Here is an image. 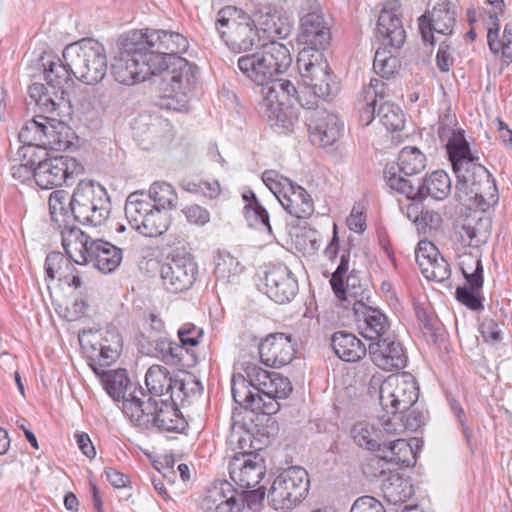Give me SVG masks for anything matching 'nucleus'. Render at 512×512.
I'll use <instances>...</instances> for the list:
<instances>
[{
  "instance_id": "obj_1",
  "label": "nucleus",
  "mask_w": 512,
  "mask_h": 512,
  "mask_svg": "<svg viewBox=\"0 0 512 512\" xmlns=\"http://www.w3.org/2000/svg\"><path fill=\"white\" fill-rule=\"evenodd\" d=\"M237 67L251 82L261 86L259 113L272 127L281 133L293 129L297 115L293 107V98L297 93L294 84L285 79H276L278 74L269 65L258 49L255 53L238 58Z\"/></svg>"
},
{
  "instance_id": "obj_2",
  "label": "nucleus",
  "mask_w": 512,
  "mask_h": 512,
  "mask_svg": "<svg viewBox=\"0 0 512 512\" xmlns=\"http://www.w3.org/2000/svg\"><path fill=\"white\" fill-rule=\"evenodd\" d=\"M140 38L143 41L138 45L145 46V54L159 56L154 66L165 96L177 98L192 92L198 79L197 67L179 56L188 48L186 38L175 32L148 29L140 32Z\"/></svg>"
},
{
  "instance_id": "obj_3",
  "label": "nucleus",
  "mask_w": 512,
  "mask_h": 512,
  "mask_svg": "<svg viewBox=\"0 0 512 512\" xmlns=\"http://www.w3.org/2000/svg\"><path fill=\"white\" fill-rule=\"evenodd\" d=\"M449 159L457 182L455 194L465 206L473 205L483 198L482 185L490 182V172L481 164L478 157L471 154L469 144L463 137H454L446 144Z\"/></svg>"
},
{
  "instance_id": "obj_4",
  "label": "nucleus",
  "mask_w": 512,
  "mask_h": 512,
  "mask_svg": "<svg viewBox=\"0 0 512 512\" xmlns=\"http://www.w3.org/2000/svg\"><path fill=\"white\" fill-rule=\"evenodd\" d=\"M62 246L74 263L92 264L103 273L114 271L123 259L120 248L101 239H92L78 227H66L62 231Z\"/></svg>"
},
{
  "instance_id": "obj_5",
  "label": "nucleus",
  "mask_w": 512,
  "mask_h": 512,
  "mask_svg": "<svg viewBox=\"0 0 512 512\" xmlns=\"http://www.w3.org/2000/svg\"><path fill=\"white\" fill-rule=\"evenodd\" d=\"M297 67L302 78L303 88L294 95L293 103L298 102L306 109L319 106L321 100L333 93L332 75L322 52L302 49L297 57Z\"/></svg>"
},
{
  "instance_id": "obj_6",
  "label": "nucleus",
  "mask_w": 512,
  "mask_h": 512,
  "mask_svg": "<svg viewBox=\"0 0 512 512\" xmlns=\"http://www.w3.org/2000/svg\"><path fill=\"white\" fill-rule=\"evenodd\" d=\"M389 96V89L384 81L378 78L370 80L357 100L359 121L362 126L370 125L377 114L380 123L388 131H399L404 128V114L397 105L388 100Z\"/></svg>"
},
{
  "instance_id": "obj_7",
  "label": "nucleus",
  "mask_w": 512,
  "mask_h": 512,
  "mask_svg": "<svg viewBox=\"0 0 512 512\" xmlns=\"http://www.w3.org/2000/svg\"><path fill=\"white\" fill-rule=\"evenodd\" d=\"M132 403L125 404V416L136 426L143 429L157 428L160 431L182 432L187 422L177 405L164 399L147 395L140 401L134 396Z\"/></svg>"
},
{
  "instance_id": "obj_8",
  "label": "nucleus",
  "mask_w": 512,
  "mask_h": 512,
  "mask_svg": "<svg viewBox=\"0 0 512 512\" xmlns=\"http://www.w3.org/2000/svg\"><path fill=\"white\" fill-rule=\"evenodd\" d=\"M62 56L73 76L87 85L101 82L107 73L105 48L94 39L86 38L67 45Z\"/></svg>"
},
{
  "instance_id": "obj_9",
  "label": "nucleus",
  "mask_w": 512,
  "mask_h": 512,
  "mask_svg": "<svg viewBox=\"0 0 512 512\" xmlns=\"http://www.w3.org/2000/svg\"><path fill=\"white\" fill-rule=\"evenodd\" d=\"M44 66V77L47 83H33L28 93L42 112L53 113L68 104L67 89L72 85V72L66 62L55 58Z\"/></svg>"
},
{
  "instance_id": "obj_10",
  "label": "nucleus",
  "mask_w": 512,
  "mask_h": 512,
  "mask_svg": "<svg viewBox=\"0 0 512 512\" xmlns=\"http://www.w3.org/2000/svg\"><path fill=\"white\" fill-rule=\"evenodd\" d=\"M215 28L233 53L247 52L260 41L259 29L255 22L233 6H226L218 12Z\"/></svg>"
},
{
  "instance_id": "obj_11",
  "label": "nucleus",
  "mask_w": 512,
  "mask_h": 512,
  "mask_svg": "<svg viewBox=\"0 0 512 512\" xmlns=\"http://www.w3.org/2000/svg\"><path fill=\"white\" fill-rule=\"evenodd\" d=\"M249 383L261 398L257 411L273 415L280 409L279 399L289 396L292 385L287 377L280 373L267 371L259 366L251 365L246 368Z\"/></svg>"
},
{
  "instance_id": "obj_12",
  "label": "nucleus",
  "mask_w": 512,
  "mask_h": 512,
  "mask_svg": "<svg viewBox=\"0 0 512 512\" xmlns=\"http://www.w3.org/2000/svg\"><path fill=\"white\" fill-rule=\"evenodd\" d=\"M159 56L145 54V46L135 44L126 48L112 64V75L123 85H134L153 77H159L155 63Z\"/></svg>"
},
{
  "instance_id": "obj_13",
  "label": "nucleus",
  "mask_w": 512,
  "mask_h": 512,
  "mask_svg": "<svg viewBox=\"0 0 512 512\" xmlns=\"http://www.w3.org/2000/svg\"><path fill=\"white\" fill-rule=\"evenodd\" d=\"M307 471L300 466H292L281 472L273 481L268 500L275 510H291L307 495L309 490Z\"/></svg>"
},
{
  "instance_id": "obj_14",
  "label": "nucleus",
  "mask_w": 512,
  "mask_h": 512,
  "mask_svg": "<svg viewBox=\"0 0 512 512\" xmlns=\"http://www.w3.org/2000/svg\"><path fill=\"white\" fill-rule=\"evenodd\" d=\"M331 288L340 301L341 306L354 311L357 304H365L370 300V289L366 281L360 277V272L349 271V253L343 254L340 263L330 278Z\"/></svg>"
},
{
  "instance_id": "obj_15",
  "label": "nucleus",
  "mask_w": 512,
  "mask_h": 512,
  "mask_svg": "<svg viewBox=\"0 0 512 512\" xmlns=\"http://www.w3.org/2000/svg\"><path fill=\"white\" fill-rule=\"evenodd\" d=\"M264 498V489H236L228 481L215 483L201 502L204 512H241L245 502L250 506Z\"/></svg>"
},
{
  "instance_id": "obj_16",
  "label": "nucleus",
  "mask_w": 512,
  "mask_h": 512,
  "mask_svg": "<svg viewBox=\"0 0 512 512\" xmlns=\"http://www.w3.org/2000/svg\"><path fill=\"white\" fill-rule=\"evenodd\" d=\"M419 387L410 373L388 376L380 385V405L386 415L394 416L417 403Z\"/></svg>"
},
{
  "instance_id": "obj_17",
  "label": "nucleus",
  "mask_w": 512,
  "mask_h": 512,
  "mask_svg": "<svg viewBox=\"0 0 512 512\" xmlns=\"http://www.w3.org/2000/svg\"><path fill=\"white\" fill-rule=\"evenodd\" d=\"M79 341L95 373H99L97 366L107 367L116 361L122 348L121 335L115 327L84 333Z\"/></svg>"
},
{
  "instance_id": "obj_18",
  "label": "nucleus",
  "mask_w": 512,
  "mask_h": 512,
  "mask_svg": "<svg viewBox=\"0 0 512 512\" xmlns=\"http://www.w3.org/2000/svg\"><path fill=\"white\" fill-rule=\"evenodd\" d=\"M458 265L466 283L457 287L456 299L471 310H483L481 291L484 279L480 254L478 251L476 253L463 252L459 255Z\"/></svg>"
},
{
  "instance_id": "obj_19",
  "label": "nucleus",
  "mask_w": 512,
  "mask_h": 512,
  "mask_svg": "<svg viewBox=\"0 0 512 512\" xmlns=\"http://www.w3.org/2000/svg\"><path fill=\"white\" fill-rule=\"evenodd\" d=\"M160 279L163 288L170 293L189 290L196 281L198 265L190 255H173L160 266Z\"/></svg>"
},
{
  "instance_id": "obj_20",
  "label": "nucleus",
  "mask_w": 512,
  "mask_h": 512,
  "mask_svg": "<svg viewBox=\"0 0 512 512\" xmlns=\"http://www.w3.org/2000/svg\"><path fill=\"white\" fill-rule=\"evenodd\" d=\"M81 170L82 166L75 158L61 155L39 161L34 167L33 178L40 188L52 189Z\"/></svg>"
},
{
  "instance_id": "obj_21",
  "label": "nucleus",
  "mask_w": 512,
  "mask_h": 512,
  "mask_svg": "<svg viewBox=\"0 0 512 512\" xmlns=\"http://www.w3.org/2000/svg\"><path fill=\"white\" fill-rule=\"evenodd\" d=\"M228 468L231 480L239 489L255 488L266 474L265 460L256 452L234 455Z\"/></svg>"
},
{
  "instance_id": "obj_22",
  "label": "nucleus",
  "mask_w": 512,
  "mask_h": 512,
  "mask_svg": "<svg viewBox=\"0 0 512 512\" xmlns=\"http://www.w3.org/2000/svg\"><path fill=\"white\" fill-rule=\"evenodd\" d=\"M309 110L306 119L311 142L320 146L334 144L340 138L343 129L338 116L326 109H319V106Z\"/></svg>"
},
{
  "instance_id": "obj_23",
  "label": "nucleus",
  "mask_w": 512,
  "mask_h": 512,
  "mask_svg": "<svg viewBox=\"0 0 512 512\" xmlns=\"http://www.w3.org/2000/svg\"><path fill=\"white\" fill-rule=\"evenodd\" d=\"M296 347L297 342L291 335L269 334L259 344L261 362L269 367H283L293 360Z\"/></svg>"
},
{
  "instance_id": "obj_24",
  "label": "nucleus",
  "mask_w": 512,
  "mask_h": 512,
  "mask_svg": "<svg viewBox=\"0 0 512 512\" xmlns=\"http://www.w3.org/2000/svg\"><path fill=\"white\" fill-rule=\"evenodd\" d=\"M98 367L99 373L101 375L102 385L107 392V394L114 400L120 401L122 400V411L125 414V404L128 402L132 403V398L134 396L138 398L140 401L144 400L147 397L146 392L140 386L132 383L125 370H111L104 371L105 367Z\"/></svg>"
},
{
  "instance_id": "obj_25",
  "label": "nucleus",
  "mask_w": 512,
  "mask_h": 512,
  "mask_svg": "<svg viewBox=\"0 0 512 512\" xmlns=\"http://www.w3.org/2000/svg\"><path fill=\"white\" fill-rule=\"evenodd\" d=\"M264 292L279 304L290 302L298 292V282L286 265L271 266L265 273Z\"/></svg>"
},
{
  "instance_id": "obj_26",
  "label": "nucleus",
  "mask_w": 512,
  "mask_h": 512,
  "mask_svg": "<svg viewBox=\"0 0 512 512\" xmlns=\"http://www.w3.org/2000/svg\"><path fill=\"white\" fill-rule=\"evenodd\" d=\"M455 22V12L451 9L450 4L441 2L419 18V30L423 40L433 45V33L450 35L453 32Z\"/></svg>"
},
{
  "instance_id": "obj_27",
  "label": "nucleus",
  "mask_w": 512,
  "mask_h": 512,
  "mask_svg": "<svg viewBox=\"0 0 512 512\" xmlns=\"http://www.w3.org/2000/svg\"><path fill=\"white\" fill-rule=\"evenodd\" d=\"M110 202V198L106 189L94 181L82 180L75 187L70 199L71 210L73 218H83L85 214L88 215L89 207L94 205L97 207L100 214L103 213L104 203Z\"/></svg>"
},
{
  "instance_id": "obj_28",
  "label": "nucleus",
  "mask_w": 512,
  "mask_h": 512,
  "mask_svg": "<svg viewBox=\"0 0 512 512\" xmlns=\"http://www.w3.org/2000/svg\"><path fill=\"white\" fill-rule=\"evenodd\" d=\"M353 315L359 324L364 338L375 342L394 335L390 328L387 316L379 309L365 304H357Z\"/></svg>"
},
{
  "instance_id": "obj_29",
  "label": "nucleus",
  "mask_w": 512,
  "mask_h": 512,
  "mask_svg": "<svg viewBox=\"0 0 512 512\" xmlns=\"http://www.w3.org/2000/svg\"><path fill=\"white\" fill-rule=\"evenodd\" d=\"M330 39V29L326 26L320 12H307L301 16L298 40L306 45L303 49L321 52L327 47Z\"/></svg>"
},
{
  "instance_id": "obj_30",
  "label": "nucleus",
  "mask_w": 512,
  "mask_h": 512,
  "mask_svg": "<svg viewBox=\"0 0 512 512\" xmlns=\"http://www.w3.org/2000/svg\"><path fill=\"white\" fill-rule=\"evenodd\" d=\"M368 352L372 362L382 370L401 369L406 365V354L402 345L394 340V335L371 342Z\"/></svg>"
},
{
  "instance_id": "obj_31",
  "label": "nucleus",
  "mask_w": 512,
  "mask_h": 512,
  "mask_svg": "<svg viewBox=\"0 0 512 512\" xmlns=\"http://www.w3.org/2000/svg\"><path fill=\"white\" fill-rule=\"evenodd\" d=\"M377 38L381 46L399 50L406 39L402 20L392 10L382 9L377 21Z\"/></svg>"
},
{
  "instance_id": "obj_32",
  "label": "nucleus",
  "mask_w": 512,
  "mask_h": 512,
  "mask_svg": "<svg viewBox=\"0 0 512 512\" xmlns=\"http://www.w3.org/2000/svg\"><path fill=\"white\" fill-rule=\"evenodd\" d=\"M427 418V412L419 409L418 406L414 404L409 409L394 414V416L382 415L381 424L387 433L398 435L406 430H418L425 425Z\"/></svg>"
},
{
  "instance_id": "obj_33",
  "label": "nucleus",
  "mask_w": 512,
  "mask_h": 512,
  "mask_svg": "<svg viewBox=\"0 0 512 512\" xmlns=\"http://www.w3.org/2000/svg\"><path fill=\"white\" fill-rule=\"evenodd\" d=\"M331 345L335 354L346 362H356L362 359L367 348L354 334L346 331H337L332 335Z\"/></svg>"
},
{
  "instance_id": "obj_34",
  "label": "nucleus",
  "mask_w": 512,
  "mask_h": 512,
  "mask_svg": "<svg viewBox=\"0 0 512 512\" xmlns=\"http://www.w3.org/2000/svg\"><path fill=\"white\" fill-rule=\"evenodd\" d=\"M280 204L291 216L299 219L308 218L314 211L311 195L296 183L282 196Z\"/></svg>"
},
{
  "instance_id": "obj_35",
  "label": "nucleus",
  "mask_w": 512,
  "mask_h": 512,
  "mask_svg": "<svg viewBox=\"0 0 512 512\" xmlns=\"http://www.w3.org/2000/svg\"><path fill=\"white\" fill-rule=\"evenodd\" d=\"M392 435L383 429L381 417L379 418L378 426L363 421L356 423L352 429V437L355 443L370 451H379L383 444H385L386 436Z\"/></svg>"
},
{
  "instance_id": "obj_36",
  "label": "nucleus",
  "mask_w": 512,
  "mask_h": 512,
  "mask_svg": "<svg viewBox=\"0 0 512 512\" xmlns=\"http://www.w3.org/2000/svg\"><path fill=\"white\" fill-rule=\"evenodd\" d=\"M381 491L385 500L393 505L405 503L412 495V485L399 473L389 472V476L382 480Z\"/></svg>"
},
{
  "instance_id": "obj_37",
  "label": "nucleus",
  "mask_w": 512,
  "mask_h": 512,
  "mask_svg": "<svg viewBox=\"0 0 512 512\" xmlns=\"http://www.w3.org/2000/svg\"><path fill=\"white\" fill-rule=\"evenodd\" d=\"M259 32L262 31L267 39H285L291 31L292 25L289 19L278 11L261 13L258 19Z\"/></svg>"
},
{
  "instance_id": "obj_38",
  "label": "nucleus",
  "mask_w": 512,
  "mask_h": 512,
  "mask_svg": "<svg viewBox=\"0 0 512 512\" xmlns=\"http://www.w3.org/2000/svg\"><path fill=\"white\" fill-rule=\"evenodd\" d=\"M292 44L286 45L276 40H270L267 43L260 45L259 50L268 64L273 65V70L278 74L285 73L292 63V56L290 52Z\"/></svg>"
},
{
  "instance_id": "obj_39",
  "label": "nucleus",
  "mask_w": 512,
  "mask_h": 512,
  "mask_svg": "<svg viewBox=\"0 0 512 512\" xmlns=\"http://www.w3.org/2000/svg\"><path fill=\"white\" fill-rule=\"evenodd\" d=\"M451 192V180L446 172L437 170L423 180L418 187L420 200L431 197L435 200H444Z\"/></svg>"
},
{
  "instance_id": "obj_40",
  "label": "nucleus",
  "mask_w": 512,
  "mask_h": 512,
  "mask_svg": "<svg viewBox=\"0 0 512 512\" xmlns=\"http://www.w3.org/2000/svg\"><path fill=\"white\" fill-rule=\"evenodd\" d=\"M49 116L37 115L28 120L21 128L18 138L26 146H36L45 149Z\"/></svg>"
},
{
  "instance_id": "obj_41",
  "label": "nucleus",
  "mask_w": 512,
  "mask_h": 512,
  "mask_svg": "<svg viewBox=\"0 0 512 512\" xmlns=\"http://www.w3.org/2000/svg\"><path fill=\"white\" fill-rule=\"evenodd\" d=\"M75 134L63 121L49 117L45 149L56 151L69 149L74 144Z\"/></svg>"
},
{
  "instance_id": "obj_42",
  "label": "nucleus",
  "mask_w": 512,
  "mask_h": 512,
  "mask_svg": "<svg viewBox=\"0 0 512 512\" xmlns=\"http://www.w3.org/2000/svg\"><path fill=\"white\" fill-rule=\"evenodd\" d=\"M154 205L143 191H135L126 199L125 215L133 229H137L147 215L153 211Z\"/></svg>"
},
{
  "instance_id": "obj_43",
  "label": "nucleus",
  "mask_w": 512,
  "mask_h": 512,
  "mask_svg": "<svg viewBox=\"0 0 512 512\" xmlns=\"http://www.w3.org/2000/svg\"><path fill=\"white\" fill-rule=\"evenodd\" d=\"M174 376L170 371L162 365H152L146 375L145 383L148 388L149 396L156 399L167 396L171 383H173Z\"/></svg>"
},
{
  "instance_id": "obj_44",
  "label": "nucleus",
  "mask_w": 512,
  "mask_h": 512,
  "mask_svg": "<svg viewBox=\"0 0 512 512\" xmlns=\"http://www.w3.org/2000/svg\"><path fill=\"white\" fill-rule=\"evenodd\" d=\"M243 201L245 202L244 217L250 227L257 229L266 228L269 232L272 231L269 214L267 210L261 205L253 191L249 190L243 193Z\"/></svg>"
},
{
  "instance_id": "obj_45",
  "label": "nucleus",
  "mask_w": 512,
  "mask_h": 512,
  "mask_svg": "<svg viewBox=\"0 0 512 512\" xmlns=\"http://www.w3.org/2000/svg\"><path fill=\"white\" fill-rule=\"evenodd\" d=\"M231 390L234 401L240 406L252 411H257V406H260L261 398L257 395L252 385L249 383V378L246 379L241 374H235L231 380Z\"/></svg>"
},
{
  "instance_id": "obj_46",
  "label": "nucleus",
  "mask_w": 512,
  "mask_h": 512,
  "mask_svg": "<svg viewBox=\"0 0 512 512\" xmlns=\"http://www.w3.org/2000/svg\"><path fill=\"white\" fill-rule=\"evenodd\" d=\"M388 436L385 438V444L381 447L379 452L381 456L386 459L388 463L396 465L409 466L411 460L414 459L412 447L405 439H396L388 441Z\"/></svg>"
},
{
  "instance_id": "obj_47",
  "label": "nucleus",
  "mask_w": 512,
  "mask_h": 512,
  "mask_svg": "<svg viewBox=\"0 0 512 512\" xmlns=\"http://www.w3.org/2000/svg\"><path fill=\"white\" fill-rule=\"evenodd\" d=\"M146 196L153 202L154 207L161 210H171L177 207V192L168 182L156 181L152 183Z\"/></svg>"
},
{
  "instance_id": "obj_48",
  "label": "nucleus",
  "mask_w": 512,
  "mask_h": 512,
  "mask_svg": "<svg viewBox=\"0 0 512 512\" xmlns=\"http://www.w3.org/2000/svg\"><path fill=\"white\" fill-rule=\"evenodd\" d=\"M489 237V224L467 220L459 231V241L463 247L479 248Z\"/></svg>"
},
{
  "instance_id": "obj_49",
  "label": "nucleus",
  "mask_w": 512,
  "mask_h": 512,
  "mask_svg": "<svg viewBox=\"0 0 512 512\" xmlns=\"http://www.w3.org/2000/svg\"><path fill=\"white\" fill-rule=\"evenodd\" d=\"M398 167L407 176L419 174L426 168V156L417 147L406 146L398 154Z\"/></svg>"
},
{
  "instance_id": "obj_50",
  "label": "nucleus",
  "mask_w": 512,
  "mask_h": 512,
  "mask_svg": "<svg viewBox=\"0 0 512 512\" xmlns=\"http://www.w3.org/2000/svg\"><path fill=\"white\" fill-rule=\"evenodd\" d=\"M169 224L168 215L163 213L161 209L154 207L136 231L146 237H157L167 231Z\"/></svg>"
},
{
  "instance_id": "obj_51",
  "label": "nucleus",
  "mask_w": 512,
  "mask_h": 512,
  "mask_svg": "<svg viewBox=\"0 0 512 512\" xmlns=\"http://www.w3.org/2000/svg\"><path fill=\"white\" fill-rule=\"evenodd\" d=\"M398 50L389 47H379L375 53L373 69L383 79L388 80L396 71L399 61L395 56Z\"/></svg>"
},
{
  "instance_id": "obj_52",
  "label": "nucleus",
  "mask_w": 512,
  "mask_h": 512,
  "mask_svg": "<svg viewBox=\"0 0 512 512\" xmlns=\"http://www.w3.org/2000/svg\"><path fill=\"white\" fill-rule=\"evenodd\" d=\"M177 334L180 341L179 348L182 349V353L185 352L195 363L196 355L193 349L199 344L200 339L203 337V329L193 323H185L179 328Z\"/></svg>"
},
{
  "instance_id": "obj_53",
  "label": "nucleus",
  "mask_w": 512,
  "mask_h": 512,
  "mask_svg": "<svg viewBox=\"0 0 512 512\" xmlns=\"http://www.w3.org/2000/svg\"><path fill=\"white\" fill-rule=\"evenodd\" d=\"M70 261H73L68 256L67 258L61 252H50L45 260V272L50 280H54L56 277L68 278V274L65 270L71 267Z\"/></svg>"
},
{
  "instance_id": "obj_54",
  "label": "nucleus",
  "mask_w": 512,
  "mask_h": 512,
  "mask_svg": "<svg viewBox=\"0 0 512 512\" xmlns=\"http://www.w3.org/2000/svg\"><path fill=\"white\" fill-rule=\"evenodd\" d=\"M420 270L425 278L439 283L451 275L450 265L441 255L428 262V266H420Z\"/></svg>"
},
{
  "instance_id": "obj_55",
  "label": "nucleus",
  "mask_w": 512,
  "mask_h": 512,
  "mask_svg": "<svg viewBox=\"0 0 512 512\" xmlns=\"http://www.w3.org/2000/svg\"><path fill=\"white\" fill-rule=\"evenodd\" d=\"M388 464L380 453L378 456L371 457L363 463L362 472L369 481L380 480L382 482L383 479L389 476V472H393L387 467Z\"/></svg>"
},
{
  "instance_id": "obj_56",
  "label": "nucleus",
  "mask_w": 512,
  "mask_h": 512,
  "mask_svg": "<svg viewBox=\"0 0 512 512\" xmlns=\"http://www.w3.org/2000/svg\"><path fill=\"white\" fill-rule=\"evenodd\" d=\"M264 184L269 190L276 196L278 201H281L282 196L291 189V185L294 183L289 178L280 175L275 170H266L262 175Z\"/></svg>"
},
{
  "instance_id": "obj_57",
  "label": "nucleus",
  "mask_w": 512,
  "mask_h": 512,
  "mask_svg": "<svg viewBox=\"0 0 512 512\" xmlns=\"http://www.w3.org/2000/svg\"><path fill=\"white\" fill-rule=\"evenodd\" d=\"M264 184L269 190L276 196L278 201H281L282 196L291 189V185L294 183L289 178L280 175L275 170H266L262 175Z\"/></svg>"
},
{
  "instance_id": "obj_58",
  "label": "nucleus",
  "mask_w": 512,
  "mask_h": 512,
  "mask_svg": "<svg viewBox=\"0 0 512 512\" xmlns=\"http://www.w3.org/2000/svg\"><path fill=\"white\" fill-rule=\"evenodd\" d=\"M415 200H407L406 204H401L400 209L402 213L411 220L419 232H426L427 216L430 211L424 210L420 203L414 202Z\"/></svg>"
},
{
  "instance_id": "obj_59",
  "label": "nucleus",
  "mask_w": 512,
  "mask_h": 512,
  "mask_svg": "<svg viewBox=\"0 0 512 512\" xmlns=\"http://www.w3.org/2000/svg\"><path fill=\"white\" fill-rule=\"evenodd\" d=\"M385 177L387 178L388 186L398 193L405 195L407 200H420L418 188L415 189L409 180L396 173H391L389 170H385Z\"/></svg>"
},
{
  "instance_id": "obj_60",
  "label": "nucleus",
  "mask_w": 512,
  "mask_h": 512,
  "mask_svg": "<svg viewBox=\"0 0 512 512\" xmlns=\"http://www.w3.org/2000/svg\"><path fill=\"white\" fill-rule=\"evenodd\" d=\"M499 25L495 28H489L487 32V41L489 49L494 54L501 53L504 61L510 63L512 61V43H500L498 40Z\"/></svg>"
},
{
  "instance_id": "obj_61",
  "label": "nucleus",
  "mask_w": 512,
  "mask_h": 512,
  "mask_svg": "<svg viewBox=\"0 0 512 512\" xmlns=\"http://www.w3.org/2000/svg\"><path fill=\"white\" fill-rule=\"evenodd\" d=\"M98 207L99 205H97V207H94V205H92L91 207H89L88 215L85 214L83 218H74V220L82 224L91 225L94 227L101 226L109 218L111 211V203H104L103 208H101L103 213L101 214L99 212Z\"/></svg>"
},
{
  "instance_id": "obj_62",
  "label": "nucleus",
  "mask_w": 512,
  "mask_h": 512,
  "mask_svg": "<svg viewBox=\"0 0 512 512\" xmlns=\"http://www.w3.org/2000/svg\"><path fill=\"white\" fill-rule=\"evenodd\" d=\"M439 255L440 253L437 247L427 240L420 241L417 249L415 250V259L419 267L428 266V262H431Z\"/></svg>"
},
{
  "instance_id": "obj_63",
  "label": "nucleus",
  "mask_w": 512,
  "mask_h": 512,
  "mask_svg": "<svg viewBox=\"0 0 512 512\" xmlns=\"http://www.w3.org/2000/svg\"><path fill=\"white\" fill-rule=\"evenodd\" d=\"M182 213L184 214L186 220L194 225L204 226L210 221L209 211L197 204L184 207L182 209Z\"/></svg>"
},
{
  "instance_id": "obj_64",
  "label": "nucleus",
  "mask_w": 512,
  "mask_h": 512,
  "mask_svg": "<svg viewBox=\"0 0 512 512\" xmlns=\"http://www.w3.org/2000/svg\"><path fill=\"white\" fill-rule=\"evenodd\" d=\"M350 512H386V509L378 499L365 495L355 500Z\"/></svg>"
}]
</instances>
